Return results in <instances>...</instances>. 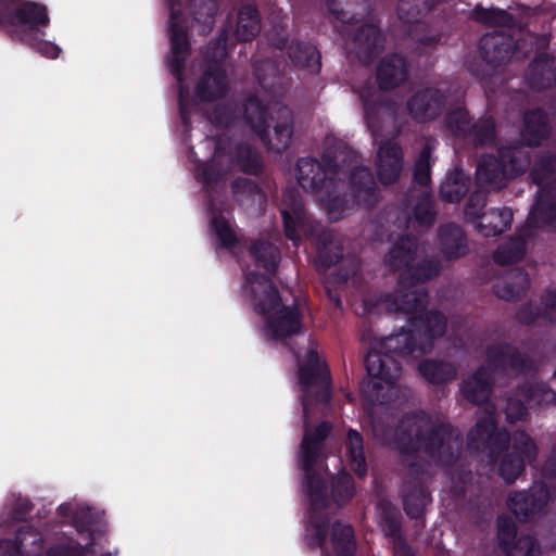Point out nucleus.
I'll list each match as a JSON object with an SVG mask.
<instances>
[{
  "label": "nucleus",
  "mask_w": 556,
  "mask_h": 556,
  "mask_svg": "<svg viewBox=\"0 0 556 556\" xmlns=\"http://www.w3.org/2000/svg\"><path fill=\"white\" fill-rule=\"evenodd\" d=\"M299 382L305 393L304 438L298 454L299 463L305 472V490L309 502L306 526V539L311 544H320L327 556H351L355 549L353 531L350 526L333 525L329 539L324 536L328 516L345 504L354 494V486L349 473L341 472L333 478L330 485L331 498H326L328 486L313 465L321 453V443L330 430L326 422L315 426L314 402L324 403L329 397V374L319 359L313 345L309 346L305 359H300Z\"/></svg>",
  "instance_id": "f257e3e1"
},
{
  "label": "nucleus",
  "mask_w": 556,
  "mask_h": 556,
  "mask_svg": "<svg viewBox=\"0 0 556 556\" xmlns=\"http://www.w3.org/2000/svg\"><path fill=\"white\" fill-rule=\"evenodd\" d=\"M250 255L253 265L245 270V292L253 296V305L262 316V332L269 340L283 341L300 328L299 312L281 304L266 275L275 271L279 252L270 243H255Z\"/></svg>",
  "instance_id": "f03ea898"
},
{
  "label": "nucleus",
  "mask_w": 556,
  "mask_h": 556,
  "mask_svg": "<svg viewBox=\"0 0 556 556\" xmlns=\"http://www.w3.org/2000/svg\"><path fill=\"white\" fill-rule=\"evenodd\" d=\"M178 16L172 14L170 16V54L168 56V65L173 74L176 76L180 84L179 92V106L181 117L187 119V112L189 106L200 102H210L220 98L227 90V79L224 72L219 66L207 64L202 77L197 83L192 97L184 86L181 77V64L186 59L188 52V41L182 29L179 28Z\"/></svg>",
  "instance_id": "7ed1b4c3"
},
{
  "label": "nucleus",
  "mask_w": 556,
  "mask_h": 556,
  "mask_svg": "<svg viewBox=\"0 0 556 556\" xmlns=\"http://www.w3.org/2000/svg\"><path fill=\"white\" fill-rule=\"evenodd\" d=\"M485 410L488 418L478 420L470 432V439L472 442H485L492 455L496 452L501 476L505 481L513 482L521 472L525 460L534 456L535 445L523 432L516 433L509 439L506 433L496 432L492 412L489 408Z\"/></svg>",
  "instance_id": "20e7f679"
},
{
  "label": "nucleus",
  "mask_w": 556,
  "mask_h": 556,
  "mask_svg": "<svg viewBox=\"0 0 556 556\" xmlns=\"http://www.w3.org/2000/svg\"><path fill=\"white\" fill-rule=\"evenodd\" d=\"M412 247L413 242L406 239L388 256L392 267L403 268L399 288L386 299V306L392 312L421 313L426 306L427 295L419 289H412L406 285V280L414 279L416 282H421L435 276L439 270L432 262L415 268L412 264L415 261V251H412Z\"/></svg>",
  "instance_id": "39448f33"
},
{
  "label": "nucleus",
  "mask_w": 556,
  "mask_h": 556,
  "mask_svg": "<svg viewBox=\"0 0 556 556\" xmlns=\"http://www.w3.org/2000/svg\"><path fill=\"white\" fill-rule=\"evenodd\" d=\"M9 11L10 16L7 27L13 36L36 47L47 58L55 59L59 56L61 49L52 42L42 40L43 33L41 28L49 25V16L45 5L17 0L10 5Z\"/></svg>",
  "instance_id": "423d86ee"
},
{
  "label": "nucleus",
  "mask_w": 556,
  "mask_h": 556,
  "mask_svg": "<svg viewBox=\"0 0 556 556\" xmlns=\"http://www.w3.org/2000/svg\"><path fill=\"white\" fill-rule=\"evenodd\" d=\"M203 146L205 148H214L212 159L195 169V177L205 186H212L223 179L229 172L233 169L236 164L240 168L250 174H256L261 168L257 154L248 147L233 148L230 144L215 141L207 138Z\"/></svg>",
  "instance_id": "0eeeda50"
},
{
  "label": "nucleus",
  "mask_w": 556,
  "mask_h": 556,
  "mask_svg": "<svg viewBox=\"0 0 556 556\" xmlns=\"http://www.w3.org/2000/svg\"><path fill=\"white\" fill-rule=\"evenodd\" d=\"M368 378L362 383L364 397L371 403H387L399 394L400 366L393 356L372 350L366 357Z\"/></svg>",
  "instance_id": "6e6552de"
},
{
  "label": "nucleus",
  "mask_w": 556,
  "mask_h": 556,
  "mask_svg": "<svg viewBox=\"0 0 556 556\" xmlns=\"http://www.w3.org/2000/svg\"><path fill=\"white\" fill-rule=\"evenodd\" d=\"M330 172L331 169L327 173L315 160L302 159L296 164L295 178L305 191L318 195L332 219H338L342 216L348 202L338 195L332 197L338 189V184L328 177Z\"/></svg>",
  "instance_id": "1a4fd4ad"
},
{
  "label": "nucleus",
  "mask_w": 556,
  "mask_h": 556,
  "mask_svg": "<svg viewBox=\"0 0 556 556\" xmlns=\"http://www.w3.org/2000/svg\"><path fill=\"white\" fill-rule=\"evenodd\" d=\"M245 115L252 128L264 137L269 149L280 152L289 147L292 138V122L287 109L280 108L277 110L278 122L274 126L273 135H265L267 112L261 106L258 100L252 99L248 102Z\"/></svg>",
  "instance_id": "9d476101"
},
{
  "label": "nucleus",
  "mask_w": 556,
  "mask_h": 556,
  "mask_svg": "<svg viewBox=\"0 0 556 556\" xmlns=\"http://www.w3.org/2000/svg\"><path fill=\"white\" fill-rule=\"evenodd\" d=\"M413 330L409 333H399L388 337L383 345L390 351L397 352L399 354L410 353L415 348L410 341L426 339L421 343L420 349L426 350L429 346V339L440 337L444 333L445 319L439 313H430L426 318L418 316L413 319Z\"/></svg>",
  "instance_id": "9b49d317"
},
{
  "label": "nucleus",
  "mask_w": 556,
  "mask_h": 556,
  "mask_svg": "<svg viewBox=\"0 0 556 556\" xmlns=\"http://www.w3.org/2000/svg\"><path fill=\"white\" fill-rule=\"evenodd\" d=\"M484 206L482 193L470 197L465 215L484 236H495L509 228L513 213L509 208L490 210L481 214Z\"/></svg>",
  "instance_id": "f8f14e48"
},
{
  "label": "nucleus",
  "mask_w": 556,
  "mask_h": 556,
  "mask_svg": "<svg viewBox=\"0 0 556 556\" xmlns=\"http://www.w3.org/2000/svg\"><path fill=\"white\" fill-rule=\"evenodd\" d=\"M529 165L527 157L514 154V160L509 165H501L496 159H483L477 167V179L480 185H491L494 188L503 186L505 177H513L522 173Z\"/></svg>",
  "instance_id": "ddd939ff"
},
{
  "label": "nucleus",
  "mask_w": 556,
  "mask_h": 556,
  "mask_svg": "<svg viewBox=\"0 0 556 556\" xmlns=\"http://www.w3.org/2000/svg\"><path fill=\"white\" fill-rule=\"evenodd\" d=\"M260 31V21L256 10L247 5L242 8L238 14L236 29L229 33L224 30L220 40L224 47H217L213 53L212 61L222 59L226 54V45L231 42L232 37L240 41H248L253 39Z\"/></svg>",
  "instance_id": "4468645a"
},
{
  "label": "nucleus",
  "mask_w": 556,
  "mask_h": 556,
  "mask_svg": "<svg viewBox=\"0 0 556 556\" xmlns=\"http://www.w3.org/2000/svg\"><path fill=\"white\" fill-rule=\"evenodd\" d=\"M379 182L390 185L395 182L403 170V153L397 143L390 141L379 147L375 163Z\"/></svg>",
  "instance_id": "2eb2a0df"
},
{
  "label": "nucleus",
  "mask_w": 556,
  "mask_h": 556,
  "mask_svg": "<svg viewBox=\"0 0 556 556\" xmlns=\"http://www.w3.org/2000/svg\"><path fill=\"white\" fill-rule=\"evenodd\" d=\"M282 215L285 220L286 235L289 239L296 241L298 228H305L306 217L301 199L293 193H286L282 200Z\"/></svg>",
  "instance_id": "dca6fc26"
},
{
  "label": "nucleus",
  "mask_w": 556,
  "mask_h": 556,
  "mask_svg": "<svg viewBox=\"0 0 556 556\" xmlns=\"http://www.w3.org/2000/svg\"><path fill=\"white\" fill-rule=\"evenodd\" d=\"M343 458L348 467L364 477L367 472L363 438L356 430H349L343 443Z\"/></svg>",
  "instance_id": "f3484780"
},
{
  "label": "nucleus",
  "mask_w": 556,
  "mask_h": 556,
  "mask_svg": "<svg viewBox=\"0 0 556 556\" xmlns=\"http://www.w3.org/2000/svg\"><path fill=\"white\" fill-rule=\"evenodd\" d=\"M547 497L544 488H538L533 493L527 492L514 493L508 498V506L517 518L527 519L536 509H541L543 500Z\"/></svg>",
  "instance_id": "a211bd4d"
},
{
  "label": "nucleus",
  "mask_w": 556,
  "mask_h": 556,
  "mask_svg": "<svg viewBox=\"0 0 556 556\" xmlns=\"http://www.w3.org/2000/svg\"><path fill=\"white\" fill-rule=\"evenodd\" d=\"M440 93L434 89H428L417 93L409 102L408 110L412 115L420 121H427L437 116L441 109Z\"/></svg>",
  "instance_id": "6ab92c4d"
},
{
  "label": "nucleus",
  "mask_w": 556,
  "mask_h": 556,
  "mask_svg": "<svg viewBox=\"0 0 556 556\" xmlns=\"http://www.w3.org/2000/svg\"><path fill=\"white\" fill-rule=\"evenodd\" d=\"M377 77L380 86L383 88L397 86L406 77L404 59L399 55H392L383 60L378 68Z\"/></svg>",
  "instance_id": "aec40b11"
},
{
  "label": "nucleus",
  "mask_w": 556,
  "mask_h": 556,
  "mask_svg": "<svg viewBox=\"0 0 556 556\" xmlns=\"http://www.w3.org/2000/svg\"><path fill=\"white\" fill-rule=\"evenodd\" d=\"M447 126L455 135H465L472 130L480 142H484L493 129L489 122H484L481 128L478 125L471 127L467 113L462 109L448 114Z\"/></svg>",
  "instance_id": "412c9836"
},
{
  "label": "nucleus",
  "mask_w": 556,
  "mask_h": 556,
  "mask_svg": "<svg viewBox=\"0 0 556 556\" xmlns=\"http://www.w3.org/2000/svg\"><path fill=\"white\" fill-rule=\"evenodd\" d=\"M486 369L481 368L462 386L463 395L473 403H482L489 399L490 381Z\"/></svg>",
  "instance_id": "4be33fe9"
},
{
  "label": "nucleus",
  "mask_w": 556,
  "mask_h": 556,
  "mask_svg": "<svg viewBox=\"0 0 556 556\" xmlns=\"http://www.w3.org/2000/svg\"><path fill=\"white\" fill-rule=\"evenodd\" d=\"M484 58L491 63L507 61L513 55L510 42L502 35H486L481 39Z\"/></svg>",
  "instance_id": "5701e85b"
},
{
  "label": "nucleus",
  "mask_w": 556,
  "mask_h": 556,
  "mask_svg": "<svg viewBox=\"0 0 556 556\" xmlns=\"http://www.w3.org/2000/svg\"><path fill=\"white\" fill-rule=\"evenodd\" d=\"M328 9L343 23H350L356 15H363L368 4L366 0H328Z\"/></svg>",
  "instance_id": "b1692460"
},
{
  "label": "nucleus",
  "mask_w": 556,
  "mask_h": 556,
  "mask_svg": "<svg viewBox=\"0 0 556 556\" xmlns=\"http://www.w3.org/2000/svg\"><path fill=\"white\" fill-rule=\"evenodd\" d=\"M469 179L464 172L456 169L447 174L441 185L442 198L450 202L458 201L468 190Z\"/></svg>",
  "instance_id": "393cba45"
},
{
  "label": "nucleus",
  "mask_w": 556,
  "mask_h": 556,
  "mask_svg": "<svg viewBox=\"0 0 556 556\" xmlns=\"http://www.w3.org/2000/svg\"><path fill=\"white\" fill-rule=\"evenodd\" d=\"M456 445V435L446 428L439 429L431 435L426 448L442 462L451 455V451Z\"/></svg>",
  "instance_id": "a878e982"
},
{
  "label": "nucleus",
  "mask_w": 556,
  "mask_h": 556,
  "mask_svg": "<svg viewBox=\"0 0 556 556\" xmlns=\"http://www.w3.org/2000/svg\"><path fill=\"white\" fill-rule=\"evenodd\" d=\"M210 228L212 235L220 245L230 248L236 242V235L229 219H227L224 214L216 212L213 207Z\"/></svg>",
  "instance_id": "bb28decb"
},
{
  "label": "nucleus",
  "mask_w": 556,
  "mask_h": 556,
  "mask_svg": "<svg viewBox=\"0 0 556 556\" xmlns=\"http://www.w3.org/2000/svg\"><path fill=\"white\" fill-rule=\"evenodd\" d=\"M292 61L303 67H307L311 73H317L320 68V55L315 47L309 45H295L290 47L289 51Z\"/></svg>",
  "instance_id": "cd10ccee"
},
{
  "label": "nucleus",
  "mask_w": 556,
  "mask_h": 556,
  "mask_svg": "<svg viewBox=\"0 0 556 556\" xmlns=\"http://www.w3.org/2000/svg\"><path fill=\"white\" fill-rule=\"evenodd\" d=\"M419 370L427 380L433 383L447 381L455 375V369L451 364L434 361L421 363Z\"/></svg>",
  "instance_id": "c85d7f7f"
},
{
  "label": "nucleus",
  "mask_w": 556,
  "mask_h": 556,
  "mask_svg": "<svg viewBox=\"0 0 556 556\" xmlns=\"http://www.w3.org/2000/svg\"><path fill=\"white\" fill-rule=\"evenodd\" d=\"M525 140L528 144H536L547 134L545 117L541 112H532L526 116Z\"/></svg>",
  "instance_id": "c756f323"
},
{
  "label": "nucleus",
  "mask_w": 556,
  "mask_h": 556,
  "mask_svg": "<svg viewBox=\"0 0 556 556\" xmlns=\"http://www.w3.org/2000/svg\"><path fill=\"white\" fill-rule=\"evenodd\" d=\"M359 56L381 46L382 39L374 24H364L354 38Z\"/></svg>",
  "instance_id": "7c9ffc66"
},
{
  "label": "nucleus",
  "mask_w": 556,
  "mask_h": 556,
  "mask_svg": "<svg viewBox=\"0 0 556 556\" xmlns=\"http://www.w3.org/2000/svg\"><path fill=\"white\" fill-rule=\"evenodd\" d=\"M434 4V0H401L399 4L400 18L413 22L418 15L428 12Z\"/></svg>",
  "instance_id": "2f4dec72"
},
{
  "label": "nucleus",
  "mask_w": 556,
  "mask_h": 556,
  "mask_svg": "<svg viewBox=\"0 0 556 556\" xmlns=\"http://www.w3.org/2000/svg\"><path fill=\"white\" fill-rule=\"evenodd\" d=\"M350 155V152L341 151L338 156L334 157L333 165H330L331 167H339V169L336 170V174L345 173V170L351 169V184L356 185H366L371 182L370 175L366 168L353 166L351 168L346 167L345 165L340 166L339 163L343 162L345 163L346 156ZM351 157L354 160L355 155L351 153Z\"/></svg>",
  "instance_id": "473e14b6"
},
{
  "label": "nucleus",
  "mask_w": 556,
  "mask_h": 556,
  "mask_svg": "<svg viewBox=\"0 0 556 556\" xmlns=\"http://www.w3.org/2000/svg\"><path fill=\"white\" fill-rule=\"evenodd\" d=\"M525 253V243L521 239H515L501 247L495 252V261L500 264H510L519 261Z\"/></svg>",
  "instance_id": "72a5a7b5"
},
{
  "label": "nucleus",
  "mask_w": 556,
  "mask_h": 556,
  "mask_svg": "<svg viewBox=\"0 0 556 556\" xmlns=\"http://www.w3.org/2000/svg\"><path fill=\"white\" fill-rule=\"evenodd\" d=\"M429 502V494L424 489H416L405 495V510L412 517H418L421 515Z\"/></svg>",
  "instance_id": "f704fd0d"
},
{
  "label": "nucleus",
  "mask_w": 556,
  "mask_h": 556,
  "mask_svg": "<svg viewBox=\"0 0 556 556\" xmlns=\"http://www.w3.org/2000/svg\"><path fill=\"white\" fill-rule=\"evenodd\" d=\"M463 233L454 228L447 238H444L445 251L448 257H459L465 254L466 245Z\"/></svg>",
  "instance_id": "c9c22d12"
},
{
  "label": "nucleus",
  "mask_w": 556,
  "mask_h": 556,
  "mask_svg": "<svg viewBox=\"0 0 556 556\" xmlns=\"http://www.w3.org/2000/svg\"><path fill=\"white\" fill-rule=\"evenodd\" d=\"M216 11L215 4L211 0L204 1L201 7L194 11V21L203 24L202 31L205 33L211 29L213 24V15Z\"/></svg>",
  "instance_id": "e433bc0d"
},
{
  "label": "nucleus",
  "mask_w": 556,
  "mask_h": 556,
  "mask_svg": "<svg viewBox=\"0 0 556 556\" xmlns=\"http://www.w3.org/2000/svg\"><path fill=\"white\" fill-rule=\"evenodd\" d=\"M429 169H430V152H429V150H424L420 153V156L415 166V172H414L415 180L421 185L428 184V181L430 179Z\"/></svg>",
  "instance_id": "4c0bfd02"
},
{
  "label": "nucleus",
  "mask_w": 556,
  "mask_h": 556,
  "mask_svg": "<svg viewBox=\"0 0 556 556\" xmlns=\"http://www.w3.org/2000/svg\"><path fill=\"white\" fill-rule=\"evenodd\" d=\"M540 549L532 536H520L511 552L513 556H536Z\"/></svg>",
  "instance_id": "58836bf2"
},
{
  "label": "nucleus",
  "mask_w": 556,
  "mask_h": 556,
  "mask_svg": "<svg viewBox=\"0 0 556 556\" xmlns=\"http://www.w3.org/2000/svg\"><path fill=\"white\" fill-rule=\"evenodd\" d=\"M534 178L539 185L548 180H556V159L542 162L541 167L535 170Z\"/></svg>",
  "instance_id": "ea45409f"
},
{
  "label": "nucleus",
  "mask_w": 556,
  "mask_h": 556,
  "mask_svg": "<svg viewBox=\"0 0 556 556\" xmlns=\"http://www.w3.org/2000/svg\"><path fill=\"white\" fill-rule=\"evenodd\" d=\"M528 402H534L535 404L555 403L556 395L553 391L542 384L530 391V394L528 395Z\"/></svg>",
  "instance_id": "a19ab883"
},
{
  "label": "nucleus",
  "mask_w": 556,
  "mask_h": 556,
  "mask_svg": "<svg viewBox=\"0 0 556 556\" xmlns=\"http://www.w3.org/2000/svg\"><path fill=\"white\" fill-rule=\"evenodd\" d=\"M478 18L494 25H506L509 22V16L505 11L495 9L481 11Z\"/></svg>",
  "instance_id": "79ce46f5"
},
{
  "label": "nucleus",
  "mask_w": 556,
  "mask_h": 556,
  "mask_svg": "<svg viewBox=\"0 0 556 556\" xmlns=\"http://www.w3.org/2000/svg\"><path fill=\"white\" fill-rule=\"evenodd\" d=\"M60 513L64 516L73 518V522L76 527H79L80 514L87 515V507L79 506L76 503H65L59 508Z\"/></svg>",
  "instance_id": "37998d69"
},
{
  "label": "nucleus",
  "mask_w": 556,
  "mask_h": 556,
  "mask_svg": "<svg viewBox=\"0 0 556 556\" xmlns=\"http://www.w3.org/2000/svg\"><path fill=\"white\" fill-rule=\"evenodd\" d=\"M526 415L525 406L515 400H510L506 407V416L509 421L514 422L520 420Z\"/></svg>",
  "instance_id": "c03bdc74"
},
{
  "label": "nucleus",
  "mask_w": 556,
  "mask_h": 556,
  "mask_svg": "<svg viewBox=\"0 0 556 556\" xmlns=\"http://www.w3.org/2000/svg\"><path fill=\"white\" fill-rule=\"evenodd\" d=\"M416 218L421 224H428L432 219V212H431V205L428 200H424L418 207V211L416 213Z\"/></svg>",
  "instance_id": "a18cd8bd"
},
{
  "label": "nucleus",
  "mask_w": 556,
  "mask_h": 556,
  "mask_svg": "<svg viewBox=\"0 0 556 556\" xmlns=\"http://www.w3.org/2000/svg\"><path fill=\"white\" fill-rule=\"evenodd\" d=\"M515 535V526L511 523H500L498 538L502 544L508 545V539Z\"/></svg>",
  "instance_id": "49530a36"
},
{
  "label": "nucleus",
  "mask_w": 556,
  "mask_h": 556,
  "mask_svg": "<svg viewBox=\"0 0 556 556\" xmlns=\"http://www.w3.org/2000/svg\"><path fill=\"white\" fill-rule=\"evenodd\" d=\"M394 553L395 556H414L410 548L401 538L394 540Z\"/></svg>",
  "instance_id": "de8ad7c7"
},
{
  "label": "nucleus",
  "mask_w": 556,
  "mask_h": 556,
  "mask_svg": "<svg viewBox=\"0 0 556 556\" xmlns=\"http://www.w3.org/2000/svg\"><path fill=\"white\" fill-rule=\"evenodd\" d=\"M407 422L409 426V429L407 431V437H408V440L410 441L413 435H415V437L418 435V433L420 432V429H421V424H424L425 420L413 418L412 420L409 419Z\"/></svg>",
  "instance_id": "09e8293b"
},
{
  "label": "nucleus",
  "mask_w": 556,
  "mask_h": 556,
  "mask_svg": "<svg viewBox=\"0 0 556 556\" xmlns=\"http://www.w3.org/2000/svg\"><path fill=\"white\" fill-rule=\"evenodd\" d=\"M87 515L80 514V522L79 527H77L79 531H83L85 526H90L92 514L89 508H87ZM87 530H90V527H87Z\"/></svg>",
  "instance_id": "8fccbe9b"
},
{
  "label": "nucleus",
  "mask_w": 556,
  "mask_h": 556,
  "mask_svg": "<svg viewBox=\"0 0 556 556\" xmlns=\"http://www.w3.org/2000/svg\"><path fill=\"white\" fill-rule=\"evenodd\" d=\"M365 118H366V122H367L368 126L370 128H372V123L370 121V109H369V106L367 104L365 106Z\"/></svg>",
  "instance_id": "3c124183"
},
{
  "label": "nucleus",
  "mask_w": 556,
  "mask_h": 556,
  "mask_svg": "<svg viewBox=\"0 0 556 556\" xmlns=\"http://www.w3.org/2000/svg\"><path fill=\"white\" fill-rule=\"evenodd\" d=\"M318 256H319V258H325L326 257V247L319 249Z\"/></svg>",
  "instance_id": "603ef678"
},
{
  "label": "nucleus",
  "mask_w": 556,
  "mask_h": 556,
  "mask_svg": "<svg viewBox=\"0 0 556 556\" xmlns=\"http://www.w3.org/2000/svg\"><path fill=\"white\" fill-rule=\"evenodd\" d=\"M547 304L551 305L552 307H555L556 306V301L551 299V300H548Z\"/></svg>",
  "instance_id": "864d4df0"
},
{
  "label": "nucleus",
  "mask_w": 556,
  "mask_h": 556,
  "mask_svg": "<svg viewBox=\"0 0 556 556\" xmlns=\"http://www.w3.org/2000/svg\"><path fill=\"white\" fill-rule=\"evenodd\" d=\"M338 258H339V256H336V260H332V258L331 260H325V262L328 263V264H331V263L336 262Z\"/></svg>",
  "instance_id": "5fc2aeb1"
},
{
  "label": "nucleus",
  "mask_w": 556,
  "mask_h": 556,
  "mask_svg": "<svg viewBox=\"0 0 556 556\" xmlns=\"http://www.w3.org/2000/svg\"><path fill=\"white\" fill-rule=\"evenodd\" d=\"M16 553H17V549H16V547L14 546V547H13V551H12V555H16Z\"/></svg>",
  "instance_id": "6e6d98bb"
},
{
  "label": "nucleus",
  "mask_w": 556,
  "mask_h": 556,
  "mask_svg": "<svg viewBox=\"0 0 556 556\" xmlns=\"http://www.w3.org/2000/svg\"><path fill=\"white\" fill-rule=\"evenodd\" d=\"M372 132H374V136H375V140H377L376 129H372Z\"/></svg>",
  "instance_id": "4d7b16f0"
},
{
  "label": "nucleus",
  "mask_w": 556,
  "mask_h": 556,
  "mask_svg": "<svg viewBox=\"0 0 556 556\" xmlns=\"http://www.w3.org/2000/svg\"><path fill=\"white\" fill-rule=\"evenodd\" d=\"M3 551H4V546H3V545H1V546H0V553H1V552H3Z\"/></svg>",
  "instance_id": "13d9d810"
},
{
  "label": "nucleus",
  "mask_w": 556,
  "mask_h": 556,
  "mask_svg": "<svg viewBox=\"0 0 556 556\" xmlns=\"http://www.w3.org/2000/svg\"><path fill=\"white\" fill-rule=\"evenodd\" d=\"M553 457L556 459V450L554 451Z\"/></svg>",
  "instance_id": "bf43d9fd"
}]
</instances>
